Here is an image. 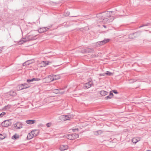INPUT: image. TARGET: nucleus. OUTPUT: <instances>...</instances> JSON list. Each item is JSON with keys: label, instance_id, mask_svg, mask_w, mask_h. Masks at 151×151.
Masks as SVG:
<instances>
[{"label": "nucleus", "instance_id": "f257e3e1", "mask_svg": "<svg viewBox=\"0 0 151 151\" xmlns=\"http://www.w3.org/2000/svg\"><path fill=\"white\" fill-rule=\"evenodd\" d=\"M37 39L36 35H27L26 38H22L18 42L19 44H22L28 41L34 40Z\"/></svg>", "mask_w": 151, "mask_h": 151}, {"label": "nucleus", "instance_id": "f03ea898", "mask_svg": "<svg viewBox=\"0 0 151 151\" xmlns=\"http://www.w3.org/2000/svg\"><path fill=\"white\" fill-rule=\"evenodd\" d=\"M55 77L56 75H53L52 76L50 75L48 76L46 78H45L46 79L48 82H50L55 80H56L58 79L59 77H58V78H55Z\"/></svg>", "mask_w": 151, "mask_h": 151}, {"label": "nucleus", "instance_id": "7ed1b4c3", "mask_svg": "<svg viewBox=\"0 0 151 151\" xmlns=\"http://www.w3.org/2000/svg\"><path fill=\"white\" fill-rule=\"evenodd\" d=\"M11 121V119L7 120L4 121L1 123V126L3 127H7L10 126L11 123L10 122Z\"/></svg>", "mask_w": 151, "mask_h": 151}, {"label": "nucleus", "instance_id": "20e7f679", "mask_svg": "<svg viewBox=\"0 0 151 151\" xmlns=\"http://www.w3.org/2000/svg\"><path fill=\"white\" fill-rule=\"evenodd\" d=\"M112 12H102L104 20L105 19H107L109 17H111V14L110 13Z\"/></svg>", "mask_w": 151, "mask_h": 151}, {"label": "nucleus", "instance_id": "39448f33", "mask_svg": "<svg viewBox=\"0 0 151 151\" xmlns=\"http://www.w3.org/2000/svg\"><path fill=\"white\" fill-rule=\"evenodd\" d=\"M81 52L83 53H94V50L93 48H86L84 50H82Z\"/></svg>", "mask_w": 151, "mask_h": 151}, {"label": "nucleus", "instance_id": "423d86ee", "mask_svg": "<svg viewBox=\"0 0 151 151\" xmlns=\"http://www.w3.org/2000/svg\"><path fill=\"white\" fill-rule=\"evenodd\" d=\"M109 40H110L109 39H105L103 40L97 42L96 43L97 45H99V46L102 45H104L105 43L108 42L109 41Z\"/></svg>", "mask_w": 151, "mask_h": 151}, {"label": "nucleus", "instance_id": "0eeeda50", "mask_svg": "<svg viewBox=\"0 0 151 151\" xmlns=\"http://www.w3.org/2000/svg\"><path fill=\"white\" fill-rule=\"evenodd\" d=\"M73 116L70 115H62L61 116L62 119L64 121L70 120L71 118H72Z\"/></svg>", "mask_w": 151, "mask_h": 151}, {"label": "nucleus", "instance_id": "6e6552de", "mask_svg": "<svg viewBox=\"0 0 151 151\" xmlns=\"http://www.w3.org/2000/svg\"><path fill=\"white\" fill-rule=\"evenodd\" d=\"M49 63H51V62L48 61H46L45 62L44 61H41V62L39 63V65L40 67H44L46 65H48Z\"/></svg>", "mask_w": 151, "mask_h": 151}, {"label": "nucleus", "instance_id": "1a4fd4ad", "mask_svg": "<svg viewBox=\"0 0 151 151\" xmlns=\"http://www.w3.org/2000/svg\"><path fill=\"white\" fill-rule=\"evenodd\" d=\"M22 124L21 123L19 122H17L14 124V126L17 129H20L22 127Z\"/></svg>", "mask_w": 151, "mask_h": 151}, {"label": "nucleus", "instance_id": "9d476101", "mask_svg": "<svg viewBox=\"0 0 151 151\" xmlns=\"http://www.w3.org/2000/svg\"><path fill=\"white\" fill-rule=\"evenodd\" d=\"M50 28V27H44L42 28H40L39 30V32L40 33H42L45 32L47 31Z\"/></svg>", "mask_w": 151, "mask_h": 151}, {"label": "nucleus", "instance_id": "9b49d317", "mask_svg": "<svg viewBox=\"0 0 151 151\" xmlns=\"http://www.w3.org/2000/svg\"><path fill=\"white\" fill-rule=\"evenodd\" d=\"M32 60H30L26 61L25 62H24L23 63V66H27V65H28L30 64L33 63V62H32Z\"/></svg>", "mask_w": 151, "mask_h": 151}, {"label": "nucleus", "instance_id": "f8f14e48", "mask_svg": "<svg viewBox=\"0 0 151 151\" xmlns=\"http://www.w3.org/2000/svg\"><path fill=\"white\" fill-rule=\"evenodd\" d=\"M91 81L89 80L87 83H85L84 84V87L87 89L88 88L91 87Z\"/></svg>", "mask_w": 151, "mask_h": 151}, {"label": "nucleus", "instance_id": "ddd939ff", "mask_svg": "<svg viewBox=\"0 0 151 151\" xmlns=\"http://www.w3.org/2000/svg\"><path fill=\"white\" fill-rule=\"evenodd\" d=\"M33 132V131H31L30 133H29L28 134L27 137V139L29 140L30 139H32V138L33 137H34L33 134H32Z\"/></svg>", "mask_w": 151, "mask_h": 151}, {"label": "nucleus", "instance_id": "4468645a", "mask_svg": "<svg viewBox=\"0 0 151 151\" xmlns=\"http://www.w3.org/2000/svg\"><path fill=\"white\" fill-rule=\"evenodd\" d=\"M17 89L18 90H21L24 89H25L24 84H21L17 86Z\"/></svg>", "mask_w": 151, "mask_h": 151}, {"label": "nucleus", "instance_id": "2eb2a0df", "mask_svg": "<svg viewBox=\"0 0 151 151\" xmlns=\"http://www.w3.org/2000/svg\"><path fill=\"white\" fill-rule=\"evenodd\" d=\"M68 148V145H61L60 148V150L62 151L65 150L67 149Z\"/></svg>", "mask_w": 151, "mask_h": 151}, {"label": "nucleus", "instance_id": "dca6fc26", "mask_svg": "<svg viewBox=\"0 0 151 151\" xmlns=\"http://www.w3.org/2000/svg\"><path fill=\"white\" fill-rule=\"evenodd\" d=\"M40 80V78H33L31 79H27V82L28 83H30L31 82H32L33 81H38Z\"/></svg>", "mask_w": 151, "mask_h": 151}, {"label": "nucleus", "instance_id": "f3484780", "mask_svg": "<svg viewBox=\"0 0 151 151\" xmlns=\"http://www.w3.org/2000/svg\"><path fill=\"white\" fill-rule=\"evenodd\" d=\"M142 32L141 31H139L135 32L133 33V34L134 35V38H136L139 36Z\"/></svg>", "mask_w": 151, "mask_h": 151}, {"label": "nucleus", "instance_id": "a211bd4d", "mask_svg": "<svg viewBox=\"0 0 151 151\" xmlns=\"http://www.w3.org/2000/svg\"><path fill=\"white\" fill-rule=\"evenodd\" d=\"M103 13H101L97 14V17L99 18L100 20H104L103 18Z\"/></svg>", "mask_w": 151, "mask_h": 151}, {"label": "nucleus", "instance_id": "6ab92c4d", "mask_svg": "<svg viewBox=\"0 0 151 151\" xmlns=\"http://www.w3.org/2000/svg\"><path fill=\"white\" fill-rule=\"evenodd\" d=\"M32 131H33V132L32 133L33 134L34 137L37 136L39 133V131L38 130H34Z\"/></svg>", "mask_w": 151, "mask_h": 151}, {"label": "nucleus", "instance_id": "aec40b11", "mask_svg": "<svg viewBox=\"0 0 151 151\" xmlns=\"http://www.w3.org/2000/svg\"><path fill=\"white\" fill-rule=\"evenodd\" d=\"M108 92L105 91H100V94L102 96H105L107 95L108 93Z\"/></svg>", "mask_w": 151, "mask_h": 151}, {"label": "nucleus", "instance_id": "412c9836", "mask_svg": "<svg viewBox=\"0 0 151 151\" xmlns=\"http://www.w3.org/2000/svg\"><path fill=\"white\" fill-rule=\"evenodd\" d=\"M35 121V120H28L26 122L27 124H34Z\"/></svg>", "mask_w": 151, "mask_h": 151}, {"label": "nucleus", "instance_id": "4be33fe9", "mask_svg": "<svg viewBox=\"0 0 151 151\" xmlns=\"http://www.w3.org/2000/svg\"><path fill=\"white\" fill-rule=\"evenodd\" d=\"M71 135L72 136V138L73 139L78 138L79 137V135L77 134H72Z\"/></svg>", "mask_w": 151, "mask_h": 151}, {"label": "nucleus", "instance_id": "5701e85b", "mask_svg": "<svg viewBox=\"0 0 151 151\" xmlns=\"http://www.w3.org/2000/svg\"><path fill=\"white\" fill-rule=\"evenodd\" d=\"M19 136L18 134H15L12 137V139H17L19 138Z\"/></svg>", "mask_w": 151, "mask_h": 151}, {"label": "nucleus", "instance_id": "b1692460", "mask_svg": "<svg viewBox=\"0 0 151 151\" xmlns=\"http://www.w3.org/2000/svg\"><path fill=\"white\" fill-rule=\"evenodd\" d=\"M99 132H101V133H103L104 132V131L103 130H100L97 131H96L93 132L94 133H97V134H95V133H94V134L95 135H99Z\"/></svg>", "mask_w": 151, "mask_h": 151}, {"label": "nucleus", "instance_id": "393cba45", "mask_svg": "<svg viewBox=\"0 0 151 151\" xmlns=\"http://www.w3.org/2000/svg\"><path fill=\"white\" fill-rule=\"evenodd\" d=\"M9 93L10 95L12 96H14L16 94V92L12 91H10Z\"/></svg>", "mask_w": 151, "mask_h": 151}, {"label": "nucleus", "instance_id": "a878e982", "mask_svg": "<svg viewBox=\"0 0 151 151\" xmlns=\"http://www.w3.org/2000/svg\"><path fill=\"white\" fill-rule=\"evenodd\" d=\"M114 18L112 17L110 19H108L106 20V23H109L112 22L114 19Z\"/></svg>", "mask_w": 151, "mask_h": 151}, {"label": "nucleus", "instance_id": "bb28decb", "mask_svg": "<svg viewBox=\"0 0 151 151\" xmlns=\"http://www.w3.org/2000/svg\"><path fill=\"white\" fill-rule=\"evenodd\" d=\"M137 81V80L136 79H130L129 80V83H133L134 82L136 81Z\"/></svg>", "mask_w": 151, "mask_h": 151}, {"label": "nucleus", "instance_id": "cd10ccee", "mask_svg": "<svg viewBox=\"0 0 151 151\" xmlns=\"http://www.w3.org/2000/svg\"><path fill=\"white\" fill-rule=\"evenodd\" d=\"M129 39H133L134 38V35L133 34V33L130 34L129 35Z\"/></svg>", "mask_w": 151, "mask_h": 151}, {"label": "nucleus", "instance_id": "c85d7f7f", "mask_svg": "<svg viewBox=\"0 0 151 151\" xmlns=\"http://www.w3.org/2000/svg\"><path fill=\"white\" fill-rule=\"evenodd\" d=\"M67 138L70 140H73L72 138V136L71 135V134H69L67 135Z\"/></svg>", "mask_w": 151, "mask_h": 151}, {"label": "nucleus", "instance_id": "c756f323", "mask_svg": "<svg viewBox=\"0 0 151 151\" xmlns=\"http://www.w3.org/2000/svg\"><path fill=\"white\" fill-rule=\"evenodd\" d=\"M59 90H60V89H54L53 90V92L54 93H55L56 94H59Z\"/></svg>", "mask_w": 151, "mask_h": 151}, {"label": "nucleus", "instance_id": "7c9ffc66", "mask_svg": "<svg viewBox=\"0 0 151 151\" xmlns=\"http://www.w3.org/2000/svg\"><path fill=\"white\" fill-rule=\"evenodd\" d=\"M5 137L1 134H0V140H1L5 138Z\"/></svg>", "mask_w": 151, "mask_h": 151}, {"label": "nucleus", "instance_id": "2f4dec72", "mask_svg": "<svg viewBox=\"0 0 151 151\" xmlns=\"http://www.w3.org/2000/svg\"><path fill=\"white\" fill-rule=\"evenodd\" d=\"M65 92V91H62V90L61 89H60L59 94H60L61 95L63 94Z\"/></svg>", "mask_w": 151, "mask_h": 151}, {"label": "nucleus", "instance_id": "473e14b6", "mask_svg": "<svg viewBox=\"0 0 151 151\" xmlns=\"http://www.w3.org/2000/svg\"><path fill=\"white\" fill-rule=\"evenodd\" d=\"M106 75H108V76H111V74H112V73L108 71H106V73H105Z\"/></svg>", "mask_w": 151, "mask_h": 151}, {"label": "nucleus", "instance_id": "72a5a7b5", "mask_svg": "<svg viewBox=\"0 0 151 151\" xmlns=\"http://www.w3.org/2000/svg\"><path fill=\"white\" fill-rule=\"evenodd\" d=\"M24 85L25 89L29 88L30 87V86L27 83H24Z\"/></svg>", "mask_w": 151, "mask_h": 151}, {"label": "nucleus", "instance_id": "f704fd0d", "mask_svg": "<svg viewBox=\"0 0 151 151\" xmlns=\"http://www.w3.org/2000/svg\"><path fill=\"white\" fill-rule=\"evenodd\" d=\"M132 142L134 143H136L137 142V140L135 138H134L132 139Z\"/></svg>", "mask_w": 151, "mask_h": 151}, {"label": "nucleus", "instance_id": "c9c22d12", "mask_svg": "<svg viewBox=\"0 0 151 151\" xmlns=\"http://www.w3.org/2000/svg\"><path fill=\"white\" fill-rule=\"evenodd\" d=\"M99 55H92L91 56V57L92 58H96L98 57Z\"/></svg>", "mask_w": 151, "mask_h": 151}, {"label": "nucleus", "instance_id": "e433bc0d", "mask_svg": "<svg viewBox=\"0 0 151 151\" xmlns=\"http://www.w3.org/2000/svg\"><path fill=\"white\" fill-rule=\"evenodd\" d=\"M52 124V123L51 122L48 123L46 124V126L47 127H50Z\"/></svg>", "mask_w": 151, "mask_h": 151}, {"label": "nucleus", "instance_id": "4c0bfd02", "mask_svg": "<svg viewBox=\"0 0 151 151\" xmlns=\"http://www.w3.org/2000/svg\"><path fill=\"white\" fill-rule=\"evenodd\" d=\"M112 98V96H110L109 95L105 97V99L107 100L109 99H111Z\"/></svg>", "mask_w": 151, "mask_h": 151}, {"label": "nucleus", "instance_id": "58836bf2", "mask_svg": "<svg viewBox=\"0 0 151 151\" xmlns=\"http://www.w3.org/2000/svg\"><path fill=\"white\" fill-rule=\"evenodd\" d=\"M70 14V12H66L65 14V16H68Z\"/></svg>", "mask_w": 151, "mask_h": 151}, {"label": "nucleus", "instance_id": "ea45409f", "mask_svg": "<svg viewBox=\"0 0 151 151\" xmlns=\"http://www.w3.org/2000/svg\"><path fill=\"white\" fill-rule=\"evenodd\" d=\"M5 114H6V113L4 112H2L0 114V115H1V117H2V116H3L5 115Z\"/></svg>", "mask_w": 151, "mask_h": 151}, {"label": "nucleus", "instance_id": "a19ab883", "mask_svg": "<svg viewBox=\"0 0 151 151\" xmlns=\"http://www.w3.org/2000/svg\"><path fill=\"white\" fill-rule=\"evenodd\" d=\"M145 26H151V23H147L144 24Z\"/></svg>", "mask_w": 151, "mask_h": 151}, {"label": "nucleus", "instance_id": "79ce46f5", "mask_svg": "<svg viewBox=\"0 0 151 151\" xmlns=\"http://www.w3.org/2000/svg\"><path fill=\"white\" fill-rule=\"evenodd\" d=\"M110 96H112V97L114 95L112 91H110L109 93V95Z\"/></svg>", "mask_w": 151, "mask_h": 151}, {"label": "nucleus", "instance_id": "37998d69", "mask_svg": "<svg viewBox=\"0 0 151 151\" xmlns=\"http://www.w3.org/2000/svg\"><path fill=\"white\" fill-rule=\"evenodd\" d=\"M112 91L115 94H117L118 93V92L117 91L115 90H114Z\"/></svg>", "mask_w": 151, "mask_h": 151}, {"label": "nucleus", "instance_id": "c03bdc74", "mask_svg": "<svg viewBox=\"0 0 151 151\" xmlns=\"http://www.w3.org/2000/svg\"><path fill=\"white\" fill-rule=\"evenodd\" d=\"M72 131L73 132H76V131L78 132V129H73Z\"/></svg>", "mask_w": 151, "mask_h": 151}, {"label": "nucleus", "instance_id": "a18cd8bd", "mask_svg": "<svg viewBox=\"0 0 151 151\" xmlns=\"http://www.w3.org/2000/svg\"><path fill=\"white\" fill-rule=\"evenodd\" d=\"M100 76H104L106 75V74L105 73H101L99 74Z\"/></svg>", "mask_w": 151, "mask_h": 151}, {"label": "nucleus", "instance_id": "49530a36", "mask_svg": "<svg viewBox=\"0 0 151 151\" xmlns=\"http://www.w3.org/2000/svg\"><path fill=\"white\" fill-rule=\"evenodd\" d=\"M144 26H145L144 24H143V25H142L139 26V28H141V27H144Z\"/></svg>", "mask_w": 151, "mask_h": 151}, {"label": "nucleus", "instance_id": "de8ad7c7", "mask_svg": "<svg viewBox=\"0 0 151 151\" xmlns=\"http://www.w3.org/2000/svg\"><path fill=\"white\" fill-rule=\"evenodd\" d=\"M2 49V47H0V53L1 52Z\"/></svg>", "mask_w": 151, "mask_h": 151}, {"label": "nucleus", "instance_id": "09e8293b", "mask_svg": "<svg viewBox=\"0 0 151 151\" xmlns=\"http://www.w3.org/2000/svg\"><path fill=\"white\" fill-rule=\"evenodd\" d=\"M58 77H59V78L58 79H59L60 78V77L58 76H56V77H55V78H58Z\"/></svg>", "mask_w": 151, "mask_h": 151}, {"label": "nucleus", "instance_id": "8fccbe9b", "mask_svg": "<svg viewBox=\"0 0 151 151\" xmlns=\"http://www.w3.org/2000/svg\"><path fill=\"white\" fill-rule=\"evenodd\" d=\"M99 135L101 134L102 133H101V132H99Z\"/></svg>", "mask_w": 151, "mask_h": 151}, {"label": "nucleus", "instance_id": "3c124183", "mask_svg": "<svg viewBox=\"0 0 151 151\" xmlns=\"http://www.w3.org/2000/svg\"><path fill=\"white\" fill-rule=\"evenodd\" d=\"M103 27L105 28H106V26L104 25H103Z\"/></svg>", "mask_w": 151, "mask_h": 151}, {"label": "nucleus", "instance_id": "603ef678", "mask_svg": "<svg viewBox=\"0 0 151 151\" xmlns=\"http://www.w3.org/2000/svg\"><path fill=\"white\" fill-rule=\"evenodd\" d=\"M1 18L0 17V20H1Z\"/></svg>", "mask_w": 151, "mask_h": 151}, {"label": "nucleus", "instance_id": "864d4df0", "mask_svg": "<svg viewBox=\"0 0 151 151\" xmlns=\"http://www.w3.org/2000/svg\"><path fill=\"white\" fill-rule=\"evenodd\" d=\"M94 133V134L95 133ZM95 134H97V133H95Z\"/></svg>", "mask_w": 151, "mask_h": 151}]
</instances>
